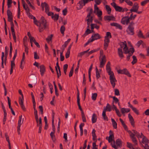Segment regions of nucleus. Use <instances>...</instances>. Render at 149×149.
I'll use <instances>...</instances> for the list:
<instances>
[{
	"instance_id": "obj_41",
	"label": "nucleus",
	"mask_w": 149,
	"mask_h": 149,
	"mask_svg": "<svg viewBox=\"0 0 149 149\" xmlns=\"http://www.w3.org/2000/svg\"><path fill=\"white\" fill-rule=\"evenodd\" d=\"M149 2V0H144L141 2V5L142 6H144Z\"/></svg>"
},
{
	"instance_id": "obj_7",
	"label": "nucleus",
	"mask_w": 149,
	"mask_h": 149,
	"mask_svg": "<svg viewBox=\"0 0 149 149\" xmlns=\"http://www.w3.org/2000/svg\"><path fill=\"white\" fill-rule=\"evenodd\" d=\"M99 59L100 61V67L101 68H103L105 65L106 61L105 56L103 55V52L102 50L100 51Z\"/></svg>"
},
{
	"instance_id": "obj_24",
	"label": "nucleus",
	"mask_w": 149,
	"mask_h": 149,
	"mask_svg": "<svg viewBox=\"0 0 149 149\" xmlns=\"http://www.w3.org/2000/svg\"><path fill=\"white\" fill-rule=\"evenodd\" d=\"M97 120V118L96 115L95 113H94L92 115V122L93 123H94L96 122Z\"/></svg>"
},
{
	"instance_id": "obj_33",
	"label": "nucleus",
	"mask_w": 149,
	"mask_h": 149,
	"mask_svg": "<svg viewBox=\"0 0 149 149\" xmlns=\"http://www.w3.org/2000/svg\"><path fill=\"white\" fill-rule=\"evenodd\" d=\"M102 116L103 117V119L104 120H106L107 121H108L109 119L108 117L106 116L105 110L104 111H103L102 112Z\"/></svg>"
},
{
	"instance_id": "obj_58",
	"label": "nucleus",
	"mask_w": 149,
	"mask_h": 149,
	"mask_svg": "<svg viewBox=\"0 0 149 149\" xmlns=\"http://www.w3.org/2000/svg\"><path fill=\"white\" fill-rule=\"evenodd\" d=\"M114 94L118 96L120 95V92L118 89H115L114 90Z\"/></svg>"
},
{
	"instance_id": "obj_45",
	"label": "nucleus",
	"mask_w": 149,
	"mask_h": 149,
	"mask_svg": "<svg viewBox=\"0 0 149 149\" xmlns=\"http://www.w3.org/2000/svg\"><path fill=\"white\" fill-rule=\"evenodd\" d=\"M7 113L6 112H4V117L3 119V124L5 125L6 120Z\"/></svg>"
},
{
	"instance_id": "obj_36",
	"label": "nucleus",
	"mask_w": 149,
	"mask_h": 149,
	"mask_svg": "<svg viewBox=\"0 0 149 149\" xmlns=\"http://www.w3.org/2000/svg\"><path fill=\"white\" fill-rule=\"evenodd\" d=\"M44 3L45 6V12L46 13H47L48 12H49V7L48 4L45 2H44Z\"/></svg>"
},
{
	"instance_id": "obj_61",
	"label": "nucleus",
	"mask_w": 149,
	"mask_h": 149,
	"mask_svg": "<svg viewBox=\"0 0 149 149\" xmlns=\"http://www.w3.org/2000/svg\"><path fill=\"white\" fill-rule=\"evenodd\" d=\"M86 79L85 76V74H83V81L82 82V85L83 86H84L86 85Z\"/></svg>"
},
{
	"instance_id": "obj_42",
	"label": "nucleus",
	"mask_w": 149,
	"mask_h": 149,
	"mask_svg": "<svg viewBox=\"0 0 149 149\" xmlns=\"http://www.w3.org/2000/svg\"><path fill=\"white\" fill-rule=\"evenodd\" d=\"M77 4L79 5H78L77 6V10H80L83 8V6L82 5L81 1H79Z\"/></svg>"
},
{
	"instance_id": "obj_44",
	"label": "nucleus",
	"mask_w": 149,
	"mask_h": 149,
	"mask_svg": "<svg viewBox=\"0 0 149 149\" xmlns=\"http://www.w3.org/2000/svg\"><path fill=\"white\" fill-rule=\"evenodd\" d=\"M24 97H19V104L20 105L24 104Z\"/></svg>"
},
{
	"instance_id": "obj_60",
	"label": "nucleus",
	"mask_w": 149,
	"mask_h": 149,
	"mask_svg": "<svg viewBox=\"0 0 149 149\" xmlns=\"http://www.w3.org/2000/svg\"><path fill=\"white\" fill-rule=\"evenodd\" d=\"M14 24L11 25V29L12 34H15V29H14Z\"/></svg>"
},
{
	"instance_id": "obj_4",
	"label": "nucleus",
	"mask_w": 149,
	"mask_h": 149,
	"mask_svg": "<svg viewBox=\"0 0 149 149\" xmlns=\"http://www.w3.org/2000/svg\"><path fill=\"white\" fill-rule=\"evenodd\" d=\"M109 136L108 137H107L106 138V139L108 140L109 143H110L111 141H113V144L112 143H111V146L112 147L115 149H118L117 147L115 145V141L114 140V133L111 130H110L109 132Z\"/></svg>"
},
{
	"instance_id": "obj_35",
	"label": "nucleus",
	"mask_w": 149,
	"mask_h": 149,
	"mask_svg": "<svg viewBox=\"0 0 149 149\" xmlns=\"http://www.w3.org/2000/svg\"><path fill=\"white\" fill-rule=\"evenodd\" d=\"M53 36V34H51L49 36L47 37L46 38V40L48 43H49L52 40Z\"/></svg>"
},
{
	"instance_id": "obj_5",
	"label": "nucleus",
	"mask_w": 149,
	"mask_h": 149,
	"mask_svg": "<svg viewBox=\"0 0 149 149\" xmlns=\"http://www.w3.org/2000/svg\"><path fill=\"white\" fill-rule=\"evenodd\" d=\"M112 38V36L111 33L109 32H107L104 37V46L105 50H107L108 46V44L110 42L109 38Z\"/></svg>"
},
{
	"instance_id": "obj_49",
	"label": "nucleus",
	"mask_w": 149,
	"mask_h": 149,
	"mask_svg": "<svg viewBox=\"0 0 149 149\" xmlns=\"http://www.w3.org/2000/svg\"><path fill=\"white\" fill-rule=\"evenodd\" d=\"M132 131L134 133V134H135V136L136 135L138 138H139V137H141L140 136V133L139 132L135 130H133Z\"/></svg>"
},
{
	"instance_id": "obj_14",
	"label": "nucleus",
	"mask_w": 149,
	"mask_h": 149,
	"mask_svg": "<svg viewBox=\"0 0 149 149\" xmlns=\"http://www.w3.org/2000/svg\"><path fill=\"white\" fill-rule=\"evenodd\" d=\"M40 72L41 76H43L46 71L45 67L43 65H42L39 66Z\"/></svg>"
},
{
	"instance_id": "obj_59",
	"label": "nucleus",
	"mask_w": 149,
	"mask_h": 149,
	"mask_svg": "<svg viewBox=\"0 0 149 149\" xmlns=\"http://www.w3.org/2000/svg\"><path fill=\"white\" fill-rule=\"evenodd\" d=\"M86 51H84L79 53L78 55L77 56L80 58H81L83 55L86 53Z\"/></svg>"
},
{
	"instance_id": "obj_6",
	"label": "nucleus",
	"mask_w": 149,
	"mask_h": 149,
	"mask_svg": "<svg viewBox=\"0 0 149 149\" xmlns=\"http://www.w3.org/2000/svg\"><path fill=\"white\" fill-rule=\"evenodd\" d=\"M126 45L127 46V43L125 41L124 42H121L120 44V47L118 48V56L121 58H122L124 57V56L123 55L122 48L124 46V47H125Z\"/></svg>"
},
{
	"instance_id": "obj_23",
	"label": "nucleus",
	"mask_w": 149,
	"mask_h": 149,
	"mask_svg": "<svg viewBox=\"0 0 149 149\" xmlns=\"http://www.w3.org/2000/svg\"><path fill=\"white\" fill-rule=\"evenodd\" d=\"M23 7L24 9L25 10L27 15L30 14V9L28 5H26V6L25 5H23Z\"/></svg>"
},
{
	"instance_id": "obj_40",
	"label": "nucleus",
	"mask_w": 149,
	"mask_h": 149,
	"mask_svg": "<svg viewBox=\"0 0 149 149\" xmlns=\"http://www.w3.org/2000/svg\"><path fill=\"white\" fill-rule=\"evenodd\" d=\"M55 133V132H51L50 134V136L53 141L54 142L56 141V138L54 135Z\"/></svg>"
},
{
	"instance_id": "obj_12",
	"label": "nucleus",
	"mask_w": 149,
	"mask_h": 149,
	"mask_svg": "<svg viewBox=\"0 0 149 149\" xmlns=\"http://www.w3.org/2000/svg\"><path fill=\"white\" fill-rule=\"evenodd\" d=\"M52 129L53 130V132H55V126L54 125V116L55 113L54 112V110H52Z\"/></svg>"
},
{
	"instance_id": "obj_62",
	"label": "nucleus",
	"mask_w": 149,
	"mask_h": 149,
	"mask_svg": "<svg viewBox=\"0 0 149 149\" xmlns=\"http://www.w3.org/2000/svg\"><path fill=\"white\" fill-rule=\"evenodd\" d=\"M80 1H81L82 5L83 6H85L86 4L88 3V0H81Z\"/></svg>"
},
{
	"instance_id": "obj_17",
	"label": "nucleus",
	"mask_w": 149,
	"mask_h": 149,
	"mask_svg": "<svg viewBox=\"0 0 149 149\" xmlns=\"http://www.w3.org/2000/svg\"><path fill=\"white\" fill-rule=\"evenodd\" d=\"M139 7L138 4L136 2L134 3L132 8L130 10V11H131V13L133 12L134 11V10L139 9Z\"/></svg>"
},
{
	"instance_id": "obj_2",
	"label": "nucleus",
	"mask_w": 149,
	"mask_h": 149,
	"mask_svg": "<svg viewBox=\"0 0 149 149\" xmlns=\"http://www.w3.org/2000/svg\"><path fill=\"white\" fill-rule=\"evenodd\" d=\"M123 53L125 54H128L127 56L126 59L127 61H129L130 57L133 54V53L135 52L134 48L133 47H132L129 49L127 46L126 45L125 47H124L123 48Z\"/></svg>"
},
{
	"instance_id": "obj_53",
	"label": "nucleus",
	"mask_w": 149,
	"mask_h": 149,
	"mask_svg": "<svg viewBox=\"0 0 149 149\" xmlns=\"http://www.w3.org/2000/svg\"><path fill=\"white\" fill-rule=\"evenodd\" d=\"M125 2L129 6H132L133 5V3L130 0H126Z\"/></svg>"
},
{
	"instance_id": "obj_38",
	"label": "nucleus",
	"mask_w": 149,
	"mask_h": 149,
	"mask_svg": "<svg viewBox=\"0 0 149 149\" xmlns=\"http://www.w3.org/2000/svg\"><path fill=\"white\" fill-rule=\"evenodd\" d=\"M114 9L116 11L121 12L122 10V7L117 5Z\"/></svg>"
},
{
	"instance_id": "obj_27",
	"label": "nucleus",
	"mask_w": 149,
	"mask_h": 149,
	"mask_svg": "<svg viewBox=\"0 0 149 149\" xmlns=\"http://www.w3.org/2000/svg\"><path fill=\"white\" fill-rule=\"evenodd\" d=\"M96 131L95 129H93L92 130V136H93V140L94 141V140H97L96 139L97 136L95 134Z\"/></svg>"
},
{
	"instance_id": "obj_10",
	"label": "nucleus",
	"mask_w": 149,
	"mask_h": 149,
	"mask_svg": "<svg viewBox=\"0 0 149 149\" xmlns=\"http://www.w3.org/2000/svg\"><path fill=\"white\" fill-rule=\"evenodd\" d=\"M126 31L128 35L132 36L134 34V27H131L130 26H128Z\"/></svg>"
},
{
	"instance_id": "obj_25",
	"label": "nucleus",
	"mask_w": 149,
	"mask_h": 149,
	"mask_svg": "<svg viewBox=\"0 0 149 149\" xmlns=\"http://www.w3.org/2000/svg\"><path fill=\"white\" fill-rule=\"evenodd\" d=\"M80 98H77V104L78 106L79 109L80 111H81V113H84L83 110H82L81 107V106L80 103Z\"/></svg>"
},
{
	"instance_id": "obj_46",
	"label": "nucleus",
	"mask_w": 149,
	"mask_h": 149,
	"mask_svg": "<svg viewBox=\"0 0 149 149\" xmlns=\"http://www.w3.org/2000/svg\"><path fill=\"white\" fill-rule=\"evenodd\" d=\"M74 65H73V66L72 67L70 71V72H69V76L70 77H71L72 76L74 72Z\"/></svg>"
},
{
	"instance_id": "obj_52",
	"label": "nucleus",
	"mask_w": 149,
	"mask_h": 149,
	"mask_svg": "<svg viewBox=\"0 0 149 149\" xmlns=\"http://www.w3.org/2000/svg\"><path fill=\"white\" fill-rule=\"evenodd\" d=\"M119 100L115 96H113V100L112 101V104L114 103V102H115V103H117L119 102Z\"/></svg>"
},
{
	"instance_id": "obj_20",
	"label": "nucleus",
	"mask_w": 149,
	"mask_h": 149,
	"mask_svg": "<svg viewBox=\"0 0 149 149\" xmlns=\"http://www.w3.org/2000/svg\"><path fill=\"white\" fill-rule=\"evenodd\" d=\"M116 144L118 146L121 148L122 145V142L121 140L119 139H117L116 141Z\"/></svg>"
},
{
	"instance_id": "obj_28",
	"label": "nucleus",
	"mask_w": 149,
	"mask_h": 149,
	"mask_svg": "<svg viewBox=\"0 0 149 149\" xmlns=\"http://www.w3.org/2000/svg\"><path fill=\"white\" fill-rule=\"evenodd\" d=\"M114 17L113 16H104V19L105 21H110Z\"/></svg>"
},
{
	"instance_id": "obj_55",
	"label": "nucleus",
	"mask_w": 149,
	"mask_h": 149,
	"mask_svg": "<svg viewBox=\"0 0 149 149\" xmlns=\"http://www.w3.org/2000/svg\"><path fill=\"white\" fill-rule=\"evenodd\" d=\"M48 85L50 88L51 93L52 94L53 92V86L49 82L48 83Z\"/></svg>"
},
{
	"instance_id": "obj_9",
	"label": "nucleus",
	"mask_w": 149,
	"mask_h": 149,
	"mask_svg": "<svg viewBox=\"0 0 149 149\" xmlns=\"http://www.w3.org/2000/svg\"><path fill=\"white\" fill-rule=\"evenodd\" d=\"M130 19L129 16H127L123 17L121 21V23L123 24H128L129 23Z\"/></svg>"
},
{
	"instance_id": "obj_31",
	"label": "nucleus",
	"mask_w": 149,
	"mask_h": 149,
	"mask_svg": "<svg viewBox=\"0 0 149 149\" xmlns=\"http://www.w3.org/2000/svg\"><path fill=\"white\" fill-rule=\"evenodd\" d=\"M137 36L139 38H142L144 39L146 38V37L144 36H143V35L142 32V31L141 30H140L139 31Z\"/></svg>"
},
{
	"instance_id": "obj_21",
	"label": "nucleus",
	"mask_w": 149,
	"mask_h": 149,
	"mask_svg": "<svg viewBox=\"0 0 149 149\" xmlns=\"http://www.w3.org/2000/svg\"><path fill=\"white\" fill-rule=\"evenodd\" d=\"M128 117L131 125L132 126H133L134 127V119L130 113L128 114Z\"/></svg>"
},
{
	"instance_id": "obj_48",
	"label": "nucleus",
	"mask_w": 149,
	"mask_h": 149,
	"mask_svg": "<svg viewBox=\"0 0 149 149\" xmlns=\"http://www.w3.org/2000/svg\"><path fill=\"white\" fill-rule=\"evenodd\" d=\"M65 30V27L63 25L60 28V32L63 35H64V32Z\"/></svg>"
},
{
	"instance_id": "obj_54",
	"label": "nucleus",
	"mask_w": 149,
	"mask_h": 149,
	"mask_svg": "<svg viewBox=\"0 0 149 149\" xmlns=\"http://www.w3.org/2000/svg\"><path fill=\"white\" fill-rule=\"evenodd\" d=\"M81 117H82V121L83 122H86V117L85 115V114H84V113H81Z\"/></svg>"
},
{
	"instance_id": "obj_63",
	"label": "nucleus",
	"mask_w": 149,
	"mask_h": 149,
	"mask_svg": "<svg viewBox=\"0 0 149 149\" xmlns=\"http://www.w3.org/2000/svg\"><path fill=\"white\" fill-rule=\"evenodd\" d=\"M7 14L8 16H12V13L11 12V11L9 9L7 10Z\"/></svg>"
},
{
	"instance_id": "obj_29",
	"label": "nucleus",
	"mask_w": 149,
	"mask_h": 149,
	"mask_svg": "<svg viewBox=\"0 0 149 149\" xmlns=\"http://www.w3.org/2000/svg\"><path fill=\"white\" fill-rule=\"evenodd\" d=\"M111 122H112V125H113V127L114 129H116L117 128V123L115 121L114 119L112 118H111Z\"/></svg>"
},
{
	"instance_id": "obj_34",
	"label": "nucleus",
	"mask_w": 149,
	"mask_h": 149,
	"mask_svg": "<svg viewBox=\"0 0 149 149\" xmlns=\"http://www.w3.org/2000/svg\"><path fill=\"white\" fill-rule=\"evenodd\" d=\"M59 17V15L55 14L52 17V18L55 21H57Z\"/></svg>"
},
{
	"instance_id": "obj_50",
	"label": "nucleus",
	"mask_w": 149,
	"mask_h": 149,
	"mask_svg": "<svg viewBox=\"0 0 149 149\" xmlns=\"http://www.w3.org/2000/svg\"><path fill=\"white\" fill-rule=\"evenodd\" d=\"M22 115L19 116V120H18V126H19V127L21 126V120H22Z\"/></svg>"
},
{
	"instance_id": "obj_43",
	"label": "nucleus",
	"mask_w": 149,
	"mask_h": 149,
	"mask_svg": "<svg viewBox=\"0 0 149 149\" xmlns=\"http://www.w3.org/2000/svg\"><path fill=\"white\" fill-rule=\"evenodd\" d=\"M97 96V94L96 93H92V94L91 98L94 101H95L96 99V98Z\"/></svg>"
},
{
	"instance_id": "obj_26",
	"label": "nucleus",
	"mask_w": 149,
	"mask_h": 149,
	"mask_svg": "<svg viewBox=\"0 0 149 149\" xmlns=\"http://www.w3.org/2000/svg\"><path fill=\"white\" fill-rule=\"evenodd\" d=\"M96 71V77L97 79H98L100 77V72L98 70L97 66L95 68Z\"/></svg>"
},
{
	"instance_id": "obj_15",
	"label": "nucleus",
	"mask_w": 149,
	"mask_h": 149,
	"mask_svg": "<svg viewBox=\"0 0 149 149\" xmlns=\"http://www.w3.org/2000/svg\"><path fill=\"white\" fill-rule=\"evenodd\" d=\"M128 107H130L131 109H132L134 112H135L137 115H139V111L136 108L134 107L132 105L130 104V102H129L128 103Z\"/></svg>"
},
{
	"instance_id": "obj_32",
	"label": "nucleus",
	"mask_w": 149,
	"mask_h": 149,
	"mask_svg": "<svg viewBox=\"0 0 149 149\" xmlns=\"http://www.w3.org/2000/svg\"><path fill=\"white\" fill-rule=\"evenodd\" d=\"M31 78L32 79L31 82L32 83H36L37 82V78L36 76L35 75H33L31 76Z\"/></svg>"
},
{
	"instance_id": "obj_11",
	"label": "nucleus",
	"mask_w": 149,
	"mask_h": 149,
	"mask_svg": "<svg viewBox=\"0 0 149 149\" xmlns=\"http://www.w3.org/2000/svg\"><path fill=\"white\" fill-rule=\"evenodd\" d=\"M130 137L132 140L135 145H137V141L136 137L135 136V134L132 133L130 135Z\"/></svg>"
},
{
	"instance_id": "obj_37",
	"label": "nucleus",
	"mask_w": 149,
	"mask_h": 149,
	"mask_svg": "<svg viewBox=\"0 0 149 149\" xmlns=\"http://www.w3.org/2000/svg\"><path fill=\"white\" fill-rule=\"evenodd\" d=\"M8 21L10 22V25L14 24L13 22V16H8Z\"/></svg>"
},
{
	"instance_id": "obj_8",
	"label": "nucleus",
	"mask_w": 149,
	"mask_h": 149,
	"mask_svg": "<svg viewBox=\"0 0 149 149\" xmlns=\"http://www.w3.org/2000/svg\"><path fill=\"white\" fill-rule=\"evenodd\" d=\"M117 72L118 74H125L129 77H131V74L126 68H125L122 70H117Z\"/></svg>"
},
{
	"instance_id": "obj_13",
	"label": "nucleus",
	"mask_w": 149,
	"mask_h": 149,
	"mask_svg": "<svg viewBox=\"0 0 149 149\" xmlns=\"http://www.w3.org/2000/svg\"><path fill=\"white\" fill-rule=\"evenodd\" d=\"M91 38H92V40L93 41L101 38V37L98 33H96L92 35Z\"/></svg>"
},
{
	"instance_id": "obj_1",
	"label": "nucleus",
	"mask_w": 149,
	"mask_h": 149,
	"mask_svg": "<svg viewBox=\"0 0 149 149\" xmlns=\"http://www.w3.org/2000/svg\"><path fill=\"white\" fill-rule=\"evenodd\" d=\"M106 70L108 73L109 75H110L109 79L110 83L113 88H114L115 87V82H117V80L116 79L113 72L111 71L110 65H106Z\"/></svg>"
},
{
	"instance_id": "obj_16",
	"label": "nucleus",
	"mask_w": 149,
	"mask_h": 149,
	"mask_svg": "<svg viewBox=\"0 0 149 149\" xmlns=\"http://www.w3.org/2000/svg\"><path fill=\"white\" fill-rule=\"evenodd\" d=\"M9 52V49L7 46H6L5 47V58H4V64L5 65H6V62L7 60V57L8 54Z\"/></svg>"
},
{
	"instance_id": "obj_47",
	"label": "nucleus",
	"mask_w": 149,
	"mask_h": 149,
	"mask_svg": "<svg viewBox=\"0 0 149 149\" xmlns=\"http://www.w3.org/2000/svg\"><path fill=\"white\" fill-rule=\"evenodd\" d=\"M106 10H107V12H108V14H110L111 12V9L110 8V6H109L107 5L106 6Z\"/></svg>"
},
{
	"instance_id": "obj_22",
	"label": "nucleus",
	"mask_w": 149,
	"mask_h": 149,
	"mask_svg": "<svg viewBox=\"0 0 149 149\" xmlns=\"http://www.w3.org/2000/svg\"><path fill=\"white\" fill-rule=\"evenodd\" d=\"M38 126H39V130L38 133H41L42 129V119L41 117L39 118V125Z\"/></svg>"
},
{
	"instance_id": "obj_56",
	"label": "nucleus",
	"mask_w": 149,
	"mask_h": 149,
	"mask_svg": "<svg viewBox=\"0 0 149 149\" xmlns=\"http://www.w3.org/2000/svg\"><path fill=\"white\" fill-rule=\"evenodd\" d=\"M7 99L8 101L9 108L10 109H11L13 108L11 106V100H10L9 97H7Z\"/></svg>"
},
{
	"instance_id": "obj_3",
	"label": "nucleus",
	"mask_w": 149,
	"mask_h": 149,
	"mask_svg": "<svg viewBox=\"0 0 149 149\" xmlns=\"http://www.w3.org/2000/svg\"><path fill=\"white\" fill-rule=\"evenodd\" d=\"M47 22L46 20L43 16L41 17L40 20V25L39 31L40 32H42L46 27Z\"/></svg>"
},
{
	"instance_id": "obj_64",
	"label": "nucleus",
	"mask_w": 149,
	"mask_h": 149,
	"mask_svg": "<svg viewBox=\"0 0 149 149\" xmlns=\"http://www.w3.org/2000/svg\"><path fill=\"white\" fill-rule=\"evenodd\" d=\"M34 53V59H39V57L38 55L37 52H35Z\"/></svg>"
},
{
	"instance_id": "obj_19",
	"label": "nucleus",
	"mask_w": 149,
	"mask_h": 149,
	"mask_svg": "<svg viewBox=\"0 0 149 149\" xmlns=\"http://www.w3.org/2000/svg\"><path fill=\"white\" fill-rule=\"evenodd\" d=\"M89 11V12L87 14V16L86 17V18H89L91 17V15L93 13V9L92 8H91L90 7H88L86 9V11Z\"/></svg>"
},
{
	"instance_id": "obj_18",
	"label": "nucleus",
	"mask_w": 149,
	"mask_h": 149,
	"mask_svg": "<svg viewBox=\"0 0 149 149\" xmlns=\"http://www.w3.org/2000/svg\"><path fill=\"white\" fill-rule=\"evenodd\" d=\"M110 25L112 26H114L117 28L121 30L122 29V26L116 22H112L110 23Z\"/></svg>"
},
{
	"instance_id": "obj_30",
	"label": "nucleus",
	"mask_w": 149,
	"mask_h": 149,
	"mask_svg": "<svg viewBox=\"0 0 149 149\" xmlns=\"http://www.w3.org/2000/svg\"><path fill=\"white\" fill-rule=\"evenodd\" d=\"M141 142L143 143H146L148 144L149 143V140L146 136H144V137H143Z\"/></svg>"
},
{
	"instance_id": "obj_57",
	"label": "nucleus",
	"mask_w": 149,
	"mask_h": 149,
	"mask_svg": "<svg viewBox=\"0 0 149 149\" xmlns=\"http://www.w3.org/2000/svg\"><path fill=\"white\" fill-rule=\"evenodd\" d=\"M17 49H16L15 50V52L14 53V56L13 58V60L11 61H12L15 62V58L17 56Z\"/></svg>"
},
{
	"instance_id": "obj_51",
	"label": "nucleus",
	"mask_w": 149,
	"mask_h": 149,
	"mask_svg": "<svg viewBox=\"0 0 149 149\" xmlns=\"http://www.w3.org/2000/svg\"><path fill=\"white\" fill-rule=\"evenodd\" d=\"M136 15H133V13H132V12L131 13V14L130 17H129V18L130 20H134L135 17H136Z\"/></svg>"
},
{
	"instance_id": "obj_39",
	"label": "nucleus",
	"mask_w": 149,
	"mask_h": 149,
	"mask_svg": "<svg viewBox=\"0 0 149 149\" xmlns=\"http://www.w3.org/2000/svg\"><path fill=\"white\" fill-rule=\"evenodd\" d=\"M132 58L133 60L131 63L133 65H134L137 62V60L136 58V57L134 55H133L132 56Z\"/></svg>"
}]
</instances>
